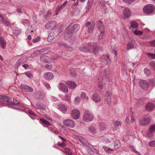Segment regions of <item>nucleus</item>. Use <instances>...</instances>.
Listing matches in <instances>:
<instances>
[{
	"label": "nucleus",
	"mask_w": 155,
	"mask_h": 155,
	"mask_svg": "<svg viewBox=\"0 0 155 155\" xmlns=\"http://www.w3.org/2000/svg\"><path fill=\"white\" fill-rule=\"evenodd\" d=\"M94 116L92 113L90 111L85 110L83 115V119L86 122H89L93 120Z\"/></svg>",
	"instance_id": "f257e3e1"
},
{
	"label": "nucleus",
	"mask_w": 155,
	"mask_h": 155,
	"mask_svg": "<svg viewBox=\"0 0 155 155\" xmlns=\"http://www.w3.org/2000/svg\"><path fill=\"white\" fill-rule=\"evenodd\" d=\"M155 7L153 5L148 4L145 6L143 9L144 13L148 15H150L153 12Z\"/></svg>",
	"instance_id": "f03ea898"
},
{
	"label": "nucleus",
	"mask_w": 155,
	"mask_h": 155,
	"mask_svg": "<svg viewBox=\"0 0 155 155\" xmlns=\"http://www.w3.org/2000/svg\"><path fill=\"white\" fill-rule=\"evenodd\" d=\"M150 116L148 115L140 119L139 120V124L142 126H146L150 123Z\"/></svg>",
	"instance_id": "7ed1b4c3"
},
{
	"label": "nucleus",
	"mask_w": 155,
	"mask_h": 155,
	"mask_svg": "<svg viewBox=\"0 0 155 155\" xmlns=\"http://www.w3.org/2000/svg\"><path fill=\"white\" fill-rule=\"evenodd\" d=\"M95 23L94 21L91 22L90 21L87 22L85 24V26L87 28V31L90 34L92 33L94 27Z\"/></svg>",
	"instance_id": "20e7f679"
},
{
	"label": "nucleus",
	"mask_w": 155,
	"mask_h": 155,
	"mask_svg": "<svg viewBox=\"0 0 155 155\" xmlns=\"http://www.w3.org/2000/svg\"><path fill=\"white\" fill-rule=\"evenodd\" d=\"M11 101V98L8 96L5 95H2V101L0 103V107L5 106L7 103L10 102Z\"/></svg>",
	"instance_id": "39448f33"
},
{
	"label": "nucleus",
	"mask_w": 155,
	"mask_h": 155,
	"mask_svg": "<svg viewBox=\"0 0 155 155\" xmlns=\"http://www.w3.org/2000/svg\"><path fill=\"white\" fill-rule=\"evenodd\" d=\"M63 122L65 126L71 128H73L75 125L74 121L71 119L64 120Z\"/></svg>",
	"instance_id": "423d86ee"
},
{
	"label": "nucleus",
	"mask_w": 155,
	"mask_h": 155,
	"mask_svg": "<svg viewBox=\"0 0 155 155\" xmlns=\"http://www.w3.org/2000/svg\"><path fill=\"white\" fill-rule=\"evenodd\" d=\"M88 45L90 46V52H93L95 54L97 53L99 51V47L96 45H93L90 43H88Z\"/></svg>",
	"instance_id": "0eeeda50"
},
{
	"label": "nucleus",
	"mask_w": 155,
	"mask_h": 155,
	"mask_svg": "<svg viewBox=\"0 0 155 155\" xmlns=\"http://www.w3.org/2000/svg\"><path fill=\"white\" fill-rule=\"evenodd\" d=\"M56 22L55 21H49L45 25V28L50 30L56 27Z\"/></svg>",
	"instance_id": "6e6552de"
},
{
	"label": "nucleus",
	"mask_w": 155,
	"mask_h": 155,
	"mask_svg": "<svg viewBox=\"0 0 155 155\" xmlns=\"http://www.w3.org/2000/svg\"><path fill=\"white\" fill-rule=\"evenodd\" d=\"M135 41L132 38H130V42H129L127 45V50H130L134 48L135 46L137 45Z\"/></svg>",
	"instance_id": "1a4fd4ad"
},
{
	"label": "nucleus",
	"mask_w": 155,
	"mask_h": 155,
	"mask_svg": "<svg viewBox=\"0 0 155 155\" xmlns=\"http://www.w3.org/2000/svg\"><path fill=\"white\" fill-rule=\"evenodd\" d=\"M27 58L26 56L21 57L16 62L15 65L16 67H18L20 64L25 62L27 61Z\"/></svg>",
	"instance_id": "9d476101"
},
{
	"label": "nucleus",
	"mask_w": 155,
	"mask_h": 155,
	"mask_svg": "<svg viewBox=\"0 0 155 155\" xmlns=\"http://www.w3.org/2000/svg\"><path fill=\"white\" fill-rule=\"evenodd\" d=\"M80 115L79 111L77 110H73L71 113L72 117L74 119H77L79 118Z\"/></svg>",
	"instance_id": "9b49d317"
},
{
	"label": "nucleus",
	"mask_w": 155,
	"mask_h": 155,
	"mask_svg": "<svg viewBox=\"0 0 155 155\" xmlns=\"http://www.w3.org/2000/svg\"><path fill=\"white\" fill-rule=\"evenodd\" d=\"M131 12L129 8L127 7L123 10V15L124 18H127L131 15Z\"/></svg>",
	"instance_id": "f8f14e48"
},
{
	"label": "nucleus",
	"mask_w": 155,
	"mask_h": 155,
	"mask_svg": "<svg viewBox=\"0 0 155 155\" xmlns=\"http://www.w3.org/2000/svg\"><path fill=\"white\" fill-rule=\"evenodd\" d=\"M139 83L140 87L143 89H146L149 86V84L145 80H141L139 81Z\"/></svg>",
	"instance_id": "ddd939ff"
},
{
	"label": "nucleus",
	"mask_w": 155,
	"mask_h": 155,
	"mask_svg": "<svg viewBox=\"0 0 155 155\" xmlns=\"http://www.w3.org/2000/svg\"><path fill=\"white\" fill-rule=\"evenodd\" d=\"M20 87L26 92H31L33 91V89L31 87L26 85L21 84Z\"/></svg>",
	"instance_id": "4468645a"
},
{
	"label": "nucleus",
	"mask_w": 155,
	"mask_h": 155,
	"mask_svg": "<svg viewBox=\"0 0 155 155\" xmlns=\"http://www.w3.org/2000/svg\"><path fill=\"white\" fill-rule=\"evenodd\" d=\"M54 75L51 72H48L45 73L44 74V78L47 80H50L54 78Z\"/></svg>",
	"instance_id": "2eb2a0df"
},
{
	"label": "nucleus",
	"mask_w": 155,
	"mask_h": 155,
	"mask_svg": "<svg viewBox=\"0 0 155 155\" xmlns=\"http://www.w3.org/2000/svg\"><path fill=\"white\" fill-rule=\"evenodd\" d=\"M74 32L69 29L64 33V38L66 40H68L71 38Z\"/></svg>",
	"instance_id": "dca6fc26"
},
{
	"label": "nucleus",
	"mask_w": 155,
	"mask_h": 155,
	"mask_svg": "<svg viewBox=\"0 0 155 155\" xmlns=\"http://www.w3.org/2000/svg\"><path fill=\"white\" fill-rule=\"evenodd\" d=\"M46 48H42L40 50H37L34 51L33 53V54L34 56L39 55L42 53H46Z\"/></svg>",
	"instance_id": "f3484780"
},
{
	"label": "nucleus",
	"mask_w": 155,
	"mask_h": 155,
	"mask_svg": "<svg viewBox=\"0 0 155 155\" xmlns=\"http://www.w3.org/2000/svg\"><path fill=\"white\" fill-rule=\"evenodd\" d=\"M59 89L60 91H61L64 93H67L68 91V87L64 84L61 83L59 84Z\"/></svg>",
	"instance_id": "a211bd4d"
},
{
	"label": "nucleus",
	"mask_w": 155,
	"mask_h": 155,
	"mask_svg": "<svg viewBox=\"0 0 155 155\" xmlns=\"http://www.w3.org/2000/svg\"><path fill=\"white\" fill-rule=\"evenodd\" d=\"M66 84L68 85L69 88L72 89L75 88L77 86L76 83L75 82L71 81H67Z\"/></svg>",
	"instance_id": "6ab92c4d"
},
{
	"label": "nucleus",
	"mask_w": 155,
	"mask_h": 155,
	"mask_svg": "<svg viewBox=\"0 0 155 155\" xmlns=\"http://www.w3.org/2000/svg\"><path fill=\"white\" fill-rule=\"evenodd\" d=\"M93 0H88L85 7L86 12L87 13L91 9Z\"/></svg>",
	"instance_id": "aec40b11"
},
{
	"label": "nucleus",
	"mask_w": 155,
	"mask_h": 155,
	"mask_svg": "<svg viewBox=\"0 0 155 155\" xmlns=\"http://www.w3.org/2000/svg\"><path fill=\"white\" fill-rule=\"evenodd\" d=\"M58 107L59 109L63 113L65 114L66 113L67 110V107L65 105L61 104L58 105Z\"/></svg>",
	"instance_id": "412c9836"
},
{
	"label": "nucleus",
	"mask_w": 155,
	"mask_h": 155,
	"mask_svg": "<svg viewBox=\"0 0 155 155\" xmlns=\"http://www.w3.org/2000/svg\"><path fill=\"white\" fill-rule=\"evenodd\" d=\"M80 28V25L78 24H74L72 26L70 29L74 32L76 33L79 29Z\"/></svg>",
	"instance_id": "4be33fe9"
},
{
	"label": "nucleus",
	"mask_w": 155,
	"mask_h": 155,
	"mask_svg": "<svg viewBox=\"0 0 155 155\" xmlns=\"http://www.w3.org/2000/svg\"><path fill=\"white\" fill-rule=\"evenodd\" d=\"M13 104L12 106L9 105V107H12L14 109H19L20 107L19 106H15V105H17L19 104L20 102L18 101L16 99H13L12 101V102Z\"/></svg>",
	"instance_id": "5701e85b"
},
{
	"label": "nucleus",
	"mask_w": 155,
	"mask_h": 155,
	"mask_svg": "<svg viewBox=\"0 0 155 155\" xmlns=\"http://www.w3.org/2000/svg\"><path fill=\"white\" fill-rule=\"evenodd\" d=\"M91 97L93 100L96 102H99L100 101V97L99 95L97 93L94 94Z\"/></svg>",
	"instance_id": "b1692460"
},
{
	"label": "nucleus",
	"mask_w": 155,
	"mask_h": 155,
	"mask_svg": "<svg viewBox=\"0 0 155 155\" xmlns=\"http://www.w3.org/2000/svg\"><path fill=\"white\" fill-rule=\"evenodd\" d=\"M49 59V57L45 55H43L41 56L40 58V61L41 62L45 63H48Z\"/></svg>",
	"instance_id": "393cba45"
},
{
	"label": "nucleus",
	"mask_w": 155,
	"mask_h": 155,
	"mask_svg": "<svg viewBox=\"0 0 155 155\" xmlns=\"http://www.w3.org/2000/svg\"><path fill=\"white\" fill-rule=\"evenodd\" d=\"M0 45L1 48L4 49L6 48V42L5 39L2 37H0Z\"/></svg>",
	"instance_id": "a878e982"
},
{
	"label": "nucleus",
	"mask_w": 155,
	"mask_h": 155,
	"mask_svg": "<svg viewBox=\"0 0 155 155\" xmlns=\"http://www.w3.org/2000/svg\"><path fill=\"white\" fill-rule=\"evenodd\" d=\"M89 48H90V47L89 46L88 44L87 46H86L84 45H83L81 46L79 48V49L82 51L84 52H90Z\"/></svg>",
	"instance_id": "bb28decb"
},
{
	"label": "nucleus",
	"mask_w": 155,
	"mask_h": 155,
	"mask_svg": "<svg viewBox=\"0 0 155 155\" xmlns=\"http://www.w3.org/2000/svg\"><path fill=\"white\" fill-rule=\"evenodd\" d=\"M154 105L153 104L148 103L146 106L145 109L147 111H150L154 107Z\"/></svg>",
	"instance_id": "cd10ccee"
},
{
	"label": "nucleus",
	"mask_w": 155,
	"mask_h": 155,
	"mask_svg": "<svg viewBox=\"0 0 155 155\" xmlns=\"http://www.w3.org/2000/svg\"><path fill=\"white\" fill-rule=\"evenodd\" d=\"M57 36H56L54 33H51L48 35L47 38V40L48 42H51Z\"/></svg>",
	"instance_id": "c85d7f7f"
},
{
	"label": "nucleus",
	"mask_w": 155,
	"mask_h": 155,
	"mask_svg": "<svg viewBox=\"0 0 155 155\" xmlns=\"http://www.w3.org/2000/svg\"><path fill=\"white\" fill-rule=\"evenodd\" d=\"M0 20H1L2 21L5 23L7 26L10 27L11 26L10 23L8 21L6 20L1 14H0Z\"/></svg>",
	"instance_id": "c756f323"
},
{
	"label": "nucleus",
	"mask_w": 155,
	"mask_h": 155,
	"mask_svg": "<svg viewBox=\"0 0 155 155\" xmlns=\"http://www.w3.org/2000/svg\"><path fill=\"white\" fill-rule=\"evenodd\" d=\"M111 101V94L109 91L106 92V101L107 104L110 103Z\"/></svg>",
	"instance_id": "7c9ffc66"
},
{
	"label": "nucleus",
	"mask_w": 155,
	"mask_h": 155,
	"mask_svg": "<svg viewBox=\"0 0 155 155\" xmlns=\"http://www.w3.org/2000/svg\"><path fill=\"white\" fill-rule=\"evenodd\" d=\"M97 25L98 28L100 29V31L104 30V26L101 21H98L97 23Z\"/></svg>",
	"instance_id": "2f4dec72"
},
{
	"label": "nucleus",
	"mask_w": 155,
	"mask_h": 155,
	"mask_svg": "<svg viewBox=\"0 0 155 155\" xmlns=\"http://www.w3.org/2000/svg\"><path fill=\"white\" fill-rule=\"evenodd\" d=\"M89 131L91 133H95L97 132V129L95 126H91L88 127Z\"/></svg>",
	"instance_id": "473e14b6"
},
{
	"label": "nucleus",
	"mask_w": 155,
	"mask_h": 155,
	"mask_svg": "<svg viewBox=\"0 0 155 155\" xmlns=\"http://www.w3.org/2000/svg\"><path fill=\"white\" fill-rule=\"evenodd\" d=\"M121 124V122H120L118 121L114 122V123L113 125L115 128L113 127V130L114 131H116L117 129V127L120 125Z\"/></svg>",
	"instance_id": "72a5a7b5"
},
{
	"label": "nucleus",
	"mask_w": 155,
	"mask_h": 155,
	"mask_svg": "<svg viewBox=\"0 0 155 155\" xmlns=\"http://www.w3.org/2000/svg\"><path fill=\"white\" fill-rule=\"evenodd\" d=\"M103 57L106 64H109L110 63V60L108 55H107L106 56H104Z\"/></svg>",
	"instance_id": "f704fd0d"
},
{
	"label": "nucleus",
	"mask_w": 155,
	"mask_h": 155,
	"mask_svg": "<svg viewBox=\"0 0 155 155\" xmlns=\"http://www.w3.org/2000/svg\"><path fill=\"white\" fill-rule=\"evenodd\" d=\"M13 34L15 36H17L20 33V30L17 28H15L13 30Z\"/></svg>",
	"instance_id": "c9c22d12"
},
{
	"label": "nucleus",
	"mask_w": 155,
	"mask_h": 155,
	"mask_svg": "<svg viewBox=\"0 0 155 155\" xmlns=\"http://www.w3.org/2000/svg\"><path fill=\"white\" fill-rule=\"evenodd\" d=\"M140 38L142 39L148 40L151 39V36L150 35H147L144 36H141Z\"/></svg>",
	"instance_id": "e433bc0d"
},
{
	"label": "nucleus",
	"mask_w": 155,
	"mask_h": 155,
	"mask_svg": "<svg viewBox=\"0 0 155 155\" xmlns=\"http://www.w3.org/2000/svg\"><path fill=\"white\" fill-rule=\"evenodd\" d=\"M121 144L120 141L116 140L114 142V147L116 149H118L120 147Z\"/></svg>",
	"instance_id": "4c0bfd02"
},
{
	"label": "nucleus",
	"mask_w": 155,
	"mask_h": 155,
	"mask_svg": "<svg viewBox=\"0 0 155 155\" xmlns=\"http://www.w3.org/2000/svg\"><path fill=\"white\" fill-rule=\"evenodd\" d=\"M138 26V24L137 23V22L135 21H134L131 22V25L129 26V28H130L131 27H133L134 28H136Z\"/></svg>",
	"instance_id": "58836bf2"
},
{
	"label": "nucleus",
	"mask_w": 155,
	"mask_h": 155,
	"mask_svg": "<svg viewBox=\"0 0 155 155\" xmlns=\"http://www.w3.org/2000/svg\"><path fill=\"white\" fill-rule=\"evenodd\" d=\"M105 125L104 123H101L99 125V130L100 131L104 130L105 129Z\"/></svg>",
	"instance_id": "ea45409f"
},
{
	"label": "nucleus",
	"mask_w": 155,
	"mask_h": 155,
	"mask_svg": "<svg viewBox=\"0 0 155 155\" xmlns=\"http://www.w3.org/2000/svg\"><path fill=\"white\" fill-rule=\"evenodd\" d=\"M81 97L82 99H85L86 100H89V97L86 96V94L84 92H82L81 93Z\"/></svg>",
	"instance_id": "a19ab883"
},
{
	"label": "nucleus",
	"mask_w": 155,
	"mask_h": 155,
	"mask_svg": "<svg viewBox=\"0 0 155 155\" xmlns=\"http://www.w3.org/2000/svg\"><path fill=\"white\" fill-rule=\"evenodd\" d=\"M146 136L149 138H152L153 137V133L151 132L150 131L148 132L146 134Z\"/></svg>",
	"instance_id": "79ce46f5"
},
{
	"label": "nucleus",
	"mask_w": 155,
	"mask_h": 155,
	"mask_svg": "<svg viewBox=\"0 0 155 155\" xmlns=\"http://www.w3.org/2000/svg\"><path fill=\"white\" fill-rule=\"evenodd\" d=\"M40 121L42 123L45 124L47 126H49L51 125V124L48 121L44 119H40Z\"/></svg>",
	"instance_id": "37998d69"
},
{
	"label": "nucleus",
	"mask_w": 155,
	"mask_h": 155,
	"mask_svg": "<svg viewBox=\"0 0 155 155\" xmlns=\"http://www.w3.org/2000/svg\"><path fill=\"white\" fill-rule=\"evenodd\" d=\"M104 30H103L100 31V33L98 36V39H99L101 40L104 37Z\"/></svg>",
	"instance_id": "c03bdc74"
},
{
	"label": "nucleus",
	"mask_w": 155,
	"mask_h": 155,
	"mask_svg": "<svg viewBox=\"0 0 155 155\" xmlns=\"http://www.w3.org/2000/svg\"><path fill=\"white\" fill-rule=\"evenodd\" d=\"M103 148L106 152L108 153H110L111 151H113V149L108 148L105 146H103Z\"/></svg>",
	"instance_id": "a18cd8bd"
},
{
	"label": "nucleus",
	"mask_w": 155,
	"mask_h": 155,
	"mask_svg": "<svg viewBox=\"0 0 155 155\" xmlns=\"http://www.w3.org/2000/svg\"><path fill=\"white\" fill-rule=\"evenodd\" d=\"M150 131L153 133L155 132V125L153 124L150 126L149 128Z\"/></svg>",
	"instance_id": "49530a36"
},
{
	"label": "nucleus",
	"mask_w": 155,
	"mask_h": 155,
	"mask_svg": "<svg viewBox=\"0 0 155 155\" xmlns=\"http://www.w3.org/2000/svg\"><path fill=\"white\" fill-rule=\"evenodd\" d=\"M134 34L136 35H142L143 34V31L140 30H136L134 32Z\"/></svg>",
	"instance_id": "de8ad7c7"
},
{
	"label": "nucleus",
	"mask_w": 155,
	"mask_h": 155,
	"mask_svg": "<svg viewBox=\"0 0 155 155\" xmlns=\"http://www.w3.org/2000/svg\"><path fill=\"white\" fill-rule=\"evenodd\" d=\"M51 15V12L49 11H48L47 12L46 15L45 16V18L46 20H48L50 18Z\"/></svg>",
	"instance_id": "09e8293b"
},
{
	"label": "nucleus",
	"mask_w": 155,
	"mask_h": 155,
	"mask_svg": "<svg viewBox=\"0 0 155 155\" xmlns=\"http://www.w3.org/2000/svg\"><path fill=\"white\" fill-rule=\"evenodd\" d=\"M148 145L150 147H154L155 146V140H152L149 142Z\"/></svg>",
	"instance_id": "8fccbe9b"
},
{
	"label": "nucleus",
	"mask_w": 155,
	"mask_h": 155,
	"mask_svg": "<svg viewBox=\"0 0 155 155\" xmlns=\"http://www.w3.org/2000/svg\"><path fill=\"white\" fill-rule=\"evenodd\" d=\"M76 138L77 140H79L81 142L84 143H85V141L84 139H83L82 137L78 136L76 137Z\"/></svg>",
	"instance_id": "3c124183"
},
{
	"label": "nucleus",
	"mask_w": 155,
	"mask_h": 155,
	"mask_svg": "<svg viewBox=\"0 0 155 155\" xmlns=\"http://www.w3.org/2000/svg\"><path fill=\"white\" fill-rule=\"evenodd\" d=\"M58 45L59 46H64L65 48L67 47V45L65 44L63 42L60 41L58 42Z\"/></svg>",
	"instance_id": "603ef678"
},
{
	"label": "nucleus",
	"mask_w": 155,
	"mask_h": 155,
	"mask_svg": "<svg viewBox=\"0 0 155 155\" xmlns=\"http://www.w3.org/2000/svg\"><path fill=\"white\" fill-rule=\"evenodd\" d=\"M21 22L24 24H29V21L28 20L23 19L21 20Z\"/></svg>",
	"instance_id": "864d4df0"
},
{
	"label": "nucleus",
	"mask_w": 155,
	"mask_h": 155,
	"mask_svg": "<svg viewBox=\"0 0 155 155\" xmlns=\"http://www.w3.org/2000/svg\"><path fill=\"white\" fill-rule=\"evenodd\" d=\"M80 101V99L79 97H76L74 99V102L76 104H78Z\"/></svg>",
	"instance_id": "5fc2aeb1"
},
{
	"label": "nucleus",
	"mask_w": 155,
	"mask_h": 155,
	"mask_svg": "<svg viewBox=\"0 0 155 155\" xmlns=\"http://www.w3.org/2000/svg\"><path fill=\"white\" fill-rule=\"evenodd\" d=\"M64 7L61 5L60 6H58L55 9V11L58 12L61 9H62Z\"/></svg>",
	"instance_id": "6e6d98bb"
},
{
	"label": "nucleus",
	"mask_w": 155,
	"mask_h": 155,
	"mask_svg": "<svg viewBox=\"0 0 155 155\" xmlns=\"http://www.w3.org/2000/svg\"><path fill=\"white\" fill-rule=\"evenodd\" d=\"M148 57L149 58L155 59V54H153L150 53H148L147 54Z\"/></svg>",
	"instance_id": "4d7b16f0"
},
{
	"label": "nucleus",
	"mask_w": 155,
	"mask_h": 155,
	"mask_svg": "<svg viewBox=\"0 0 155 155\" xmlns=\"http://www.w3.org/2000/svg\"><path fill=\"white\" fill-rule=\"evenodd\" d=\"M64 100L66 101H70L71 100L70 97L68 94H65V96Z\"/></svg>",
	"instance_id": "13d9d810"
},
{
	"label": "nucleus",
	"mask_w": 155,
	"mask_h": 155,
	"mask_svg": "<svg viewBox=\"0 0 155 155\" xmlns=\"http://www.w3.org/2000/svg\"><path fill=\"white\" fill-rule=\"evenodd\" d=\"M65 151L68 155H72V153L71 150L68 148H66L65 149Z\"/></svg>",
	"instance_id": "bf43d9fd"
},
{
	"label": "nucleus",
	"mask_w": 155,
	"mask_h": 155,
	"mask_svg": "<svg viewBox=\"0 0 155 155\" xmlns=\"http://www.w3.org/2000/svg\"><path fill=\"white\" fill-rule=\"evenodd\" d=\"M44 85L46 87L48 90H50L51 89V87L49 84L44 82L43 83Z\"/></svg>",
	"instance_id": "052dcab7"
},
{
	"label": "nucleus",
	"mask_w": 155,
	"mask_h": 155,
	"mask_svg": "<svg viewBox=\"0 0 155 155\" xmlns=\"http://www.w3.org/2000/svg\"><path fill=\"white\" fill-rule=\"evenodd\" d=\"M40 40V38L39 37H36V38H35L34 39H33V42L34 43H35L36 42H39Z\"/></svg>",
	"instance_id": "680f3d73"
},
{
	"label": "nucleus",
	"mask_w": 155,
	"mask_h": 155,
	"mask_svg": "<svg viewBox=\"0 0 155 155\" xmlns=\"http://www.w3.org/2000/svg\"><path fill=\"white\" fill-rule=\"evenodd\" d=\"M134 0H123V1L125 3L128 4H130L133 2Z\"/></svg>",
	"instance_id": "e2e57ef3"
},
{
	"label": "nucleus",
	"mask_w": 155,
	"mask_h": 155,
	"mask_svg": "<svg viewBox=\"0 0 155 155\" xmlns=\"http://www.w3.org/2000/svg\"><path fill=\"white\" fill-rule=\"evenodd\" d=\"M143 71H144V73L145 74H147V75L149 74V70L148 68H144V69Z\"/></svg>",
	"instance_id": "0e129e2a"
},
{
	"label": "nucleus",
	"mask_w": 155,
	"mask_h": 155,
	"mask_svg": "<svg viewBox=\"0 0 155 155\" xmlns=\"http://www.w3.org/2000/svg\"><path fill=\"white\" fill-rule=\"evenodd\" d=\"M26 75L28 78H31L32 77V75L31 73L29 72H27L25 73Z\"/></svg>",
	"instance_id": "69168bd1"
},
{
	"label": "nucleus",
	"mask_w": 155,
	"mask_h": 155,
	"mask_svg": "<svg viewBox=\"0 0 155 155\" xmlns=\"http://www.w3.org/2000/svg\"><path fill=\"white\" fill-rule=\"evenodd\" d=\"M87 150L90 154L92 153L93 152V150L89 147H87Z\"/></svg>",
	"instance_id": "338daca9"
},
{
	"label": "nucleus",
	"mask_w": 155,
	"mask_h": 155,
	"mask_svg": "<svg viewBox=\"0 0 155 155\" xmlns=\"http://www.w3.org/2000/svg\"><path fill=\"white\" fill-rule=\"evenodd\" d=\"M149 43L151 46L155 47V40L150 41Z\"/></svg>",
	"instance_id": "774afa93"
}]
</instances>
